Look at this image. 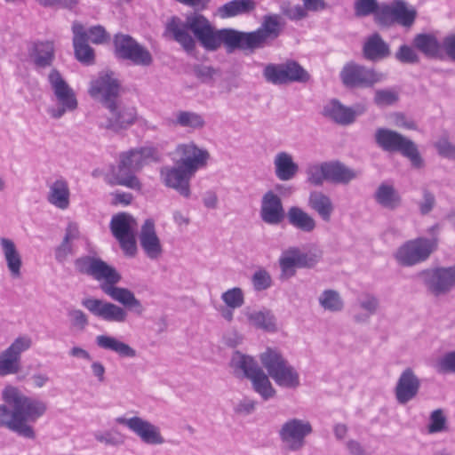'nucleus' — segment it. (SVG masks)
I'll return each mask as SVG.
<instances>
[{"label": "nucleus", "mask_w": 455, "mask_h": 455, "mask_svg": "<svg viewBox=\"0 0 455 455\" xmlns=\"http://www.w3.org/2000/svg\"><path fill=\"white\" fill-rule=\"evenodd\" d=\"M279 15H268L264 18L262 26L256 31L244 33L231 28L216 29L204 15L193 13L182 23L174 19L168 25L173 32L175 41L188 52L196 48V39L207 51H216L224 44L228 52L235 49L254 50L264 46L269 38L278 36L280 30Z\"/></svg>", "instance_id": "f257e3e1"}, {"label": "nucleus", "mask_w": 455, "mask_h": 455, "mask_svg": "<svg viewBox=\"0 0 455 455\" xmlns=\"http://www.w3.org/2000/svg\"><path fill=\"white\" fill-rule=\"evenodd\" d=\"M75 267L81 274L100 282V290L123 306L92 297L82 299V306L92 315L108 323H124L128 319L127 309L138 315L144 313L145 307L141 301L131 290L116 286L122 277L115 267L100 258L92 256L78 258L75 261Z\"/></svg>", "instance_id": "f03ea898"}, {"label": "nucleus", "mask_w": 455, "mask_h": 455, "mask_svg": "<svg viewBox=\"0 0 455 455\" xmlns=\"http://www.w3.org/2000/svg\"><path fill=\"white\" fill-rule=\"evenodd\" d=\"M4 403L0 404V427L18 435L35 439L36 435L32 423H36L47 411L45 402L26 395L14 386H6L2 391Z\"/></svg>", "instance_id": "7ed1b4c3"}, {"label": "nucleus", "mask_w": 455, "mask_h": 455, "mask_svg": "<svg viewBox=\"0 0 455 455\" xmlns=\"http://www.w3.org/2000/svg\"><path fill=\"white\" fill-rule=\"evenodd\" d=\"M156 158V150L152 147H141L122 152L117 166L112 170L111 183L140 191L142 183L136 176V172Z\"/></svg>", "instance_id": "20e7f679"}, {"label": "nucleus", "mask_w": 455, "mask_h": 455, "mask_svg": "<svg viewBox=\"0 0 455 455\" xmlns=\"http://www.w3.org/2000/svg\"><path fill=\"white\" fill-rule=\"evenodd\" d=\"M259 360L277 386L291 389L299 386V372L278 350L267 347Z\"/></svg>", "instance_id": "39448f33"}, {"label": "nucleus", "mask_w": 455, "mask_h": 455, "mask_svg": "<svg viewBox=\"0 0 455 455\" xmlns=\"http://www.w3.org/2000/svg\"><path fill=\"white\" fill-rule=\"evenodd\" d=\"M374 138L377 145L384 151L401 153L411 161L414 168L420 169L424 166V160L415 143L401 133L387 128H379Z\"/></svg>", "instance_id": "423d86ee"}, {"label": "nucleus", "mask_w": 455, "mask_h": 455, "mask_svg": "<svg viewBox=\"0 0 455 455\" xmlns=\"http://www.w3.org/2000/svg\"><path fill=\"white\" fill-rule=\"evenodd\" d=\"M436 237H418L402 244L395 253V260L402 266L411 267L426 261L436 250Z\"/></svg>", "instance_id": "0eeeda50"}, {"label": "nucleus", "mask_w": 455, "mask_h": 455, "mask_svg": "<svg viewBox=\"0 0 455 455\" xmlns=\"http://www.w3.org/2000/svg\"><path fill=\"white\" fill-rule=\"evenodd\" d=\"M263 76L267 83L275 85L291 83H307L308 72L297 61L289 60L283 63H269L264 67Z\"/></svg>", "instance_id": "6e6552de"}, {"label": "nucleus", "mask_w": 455, "mask_h": 455, "mask_svg": "<svg viewBox=\"0 0 455 455\" xmlns=\"http://www.w3.org/2000/svg\"><path fill=\"white\" fill-rule=\"evenodd\" d=\"M48 81L60 104L58 108H49L48 113L52 118L59 119L66 112L75 110L77 108V100L73 89L68 84L58 70L52 69L50 72Z\"/></svg>", "instance_id": "1a4fd4ad"}, {"label": "nucleus", "mask_w": 455, "mask_h": 455, "mask_svg": "<svg viewBox=\"0 0 455 455\" xmlns=\"http://www.w3.org/2000/svg\"><path fill=\"white\" fill-rule=\"evenodd\" d=\"M313 432L308 420L292 418L286 420L278 432L285 450L299 451L306 445V438Z\"/></svg>", "instance_id": "9d476101"}, {"label": "nucleus", "mask_w": 455, "mask_h": 455, "mask_svg": "<svg viewBox=\"0 0 455 455\" xmlns=\"http://www.w3.org/2000/svg\"><path fill=\"white\" fill-rule=\"evenodd\" d=\"M88 92L106 108L118 100L121 84L113 72H101L91 81Z\"/></svg>", "instance_id": "9b49d317"}, {"label": "nucleus", "mask_w": 455, "mask_h": 455, "mask_svg": "<svg viewBox=\"0 0 455 455\" xmlns=\"http://www.w3.org/2000/svg\"><path fill=\"white\" fill-rule=\"evenodd\" d=\"M427 291L435 296L455 288V265L425 269L418 274Z\"/></svg>", "instance_id": "f8f14e48"}, {"label": "nucleus", "mask_w": 455, "mask_h": 455, "mask_svg": "<svg viewBox=\"0 0 455 455\" xmlns=\"http://www.w3.org/2000/svg\"><path fill=\"white\" fill-rule=\"evenodd\" d=\"M135 226V220L127 213L116 214L110 221L113 235L119 242L124 253L130 257H133L137 252Z\"/></svg>", "instance_id": "ddd939ff"}, {"label": "nucleus", "mask_w": 455, "mask_h": 455, "mask_svg": "<svg viewBox=\"0 0 455 455\" xmlns=\"http://www.w3.org/2000/svg\"><path fill=\"white\" fill-rule=\"evenodd\" d=\"M114 45L118 58L128 60L135 65L149 66L153 61L149 51L128 35H116Z\"/></svg>", "instance_id": "4468645a"}, {"label": "nucleus", "mask_w": 455, "mask_h": 455, "mask_svg": "<svg viewBox=\"0 0 455 455\" xmlns=\"http://www.w3.org/2000/svg\"><path fill=\"white\" fill-rule=\"evenodd\" d=\"M115 420L117 424L125 426L145 444L161 445L165 443L160 427L141 417H117Z\"/></svg>", "instance_id": "2eb2a0df"}, {"label": "nucleus", "mask_w": 455, "mask_h": 455, "mask_svg": "<svg viewBox=\"0 0 455 455\" xmlns=\"http://www.w3.org/2000/svg\"><path fill=\"white\" fill-rule=\"evenodd\" d=\"M179 157L178 164H180L190 173L196 172L204 168L210 159L209 152L197 147L194 142L179 144L174 151Z\"/></svg>", "instance_id": "dca6fc26"}, {"label": "nucleus", "mask_w": 455, "mask_h": 455, "mask_svg": "<svg viewBox=\"0 0 455 455\" xmlns=\"http://www.w3.org/2000/svg\"><path fill=\"white\" fill-rule=\"evenodd\" d=\"M379 15L380 24L397 23L403 27H411L415 21L417 12L404 1L395 0L390 4L383 3Z\"/></svg>", "instance_id": "f3484780"}, {"label": "nucleus", "mask_w": 455, "mask_h": 455, "mask_svg": "<svg viewBox=\"0 0 455 455\" xmlns=\"http://www.w3.org/2000/svg\"><path fill=\"white\" fill-rule=\"evenodd\" d=\"M106 108L109 112V116L100 120V126L114 132L127 129L132 125L137 119V111L133 107L122 105L118 100L115 101L112 106Z\"/></svg>", "instance_id": "a211bd4d"}, {"label": "nucleus", "mask_w": 455, "mask_h": 455, "mask_svg": "<svg viewBox=\"0 0 455 455\" xmlns=\"http://www.w3.org/2000/svg\"><path fill=\"white\" fill-rule=\"evenodd\" d=\"M342 82L348 87H371L383 79V75L363 66L348 63L340 73Z\"/></svg>", "instance_id": "6ab92c4d"}, {"label": "nucleus", "mask_w": 455, "mask_h": 455, "mask_svg": "<svg viewBox=\"0 0 455 455\" xmlns=\"http://www.w3.org/2000/svg\"><path fill=\"white\" fill-rule=\"evenodd\" d=\"M186 168L178 164L177 166H164L160 170V179L163 184L174 189L181 196L188 198L191 196L190 180L194 176Z\"/></svg>", "instance_id": "aec40b11"}, {"label": "nucleus", "mask_w": 455, "mask_h": 455, "mask_svg": "<svg viewBox=\"0 0 455 455\" xmlns=\"http://www.w3.org/2000/svg\"><path fill=\"white\" fill-rule=\"evenodd\" d=\"M141 249L146 256L156 260L163 254V245L156 230V224L152 219H147L141 226L139 235Z\"/></svg>", "instance_id": "412c9836"}, {"label": "nucleus", "mask_w": 455, "mask_h": 455, "mask_svg": "<svg viewBox=\"0 0 455 455\" xmlns=\"http://www.w3.org/2000/svg\"><path fill=\"white\" fill-rule=\"evenodd\" d=\"M364 111L363 106L347 108L339 100H331L323 106V115L337 124L347 125L352 124L356 116L362 115Z\"/></svg>", "instance_id": "4be33fe9"}, {"label": "nucleus", "mask_w": 455, "mask_h": 455, "mask_svg": "<svg viewBox=\"0 0 455 455\" xmlns=\"http://www.w3.org/2000/svg\"><path fill=\"white\" fill-rule=\"evenodd\" d=\"M259 214L261 220L268 225L280 224L285 217V212L279 196L272 190L266 192L261 198Z\"/></svg>", "instance_id": "5701e85b"}, {"label": "nucleus", "mask_w": 455, "mask_h": 455, "mask_svg": "<svg viewBox=\"0 0 455 455\" xmlns=\"http://www.w3.org/2000/svg\"><path fill=\"white\" fill-rule=\"evenodd\" d=\"M420 381L411 368L405 369L400 375L395 388L396 401L405 404L418 394Z\"/></svg>", "instance_id": "b1692460"}, {"label": "nucleus", "mask_w": 455, "mask_h": 455, "mask_svg": "<svg viewBox=\"0 0 455 455\" xmlns=\"http://www.w3.org/2000/svg\"><path fill=\"white\" fill-rule=\"evenodd\" d=\"M71 192L68 180L59 177L48 183L47 201L50 204L61 211L67 210L70 205Z\"/></svg>", "instance_id": "393cba45"}, {"label": "nucleus", "mask_w": 455, "mask_h": 455, "mask_svg": "<svg viewBox=\"0 0 455 455\" xmlns=\"http://www.w3.org/2000/svg\"><path fill=\"white\" fill-rule=\"evenodd\" d=\"M73 45L76 58L82 63L90 65L94 60L93 49L88 44L87 33L84 26L76 21L72 26Z\"/></svg>", "instance_id": "a878e982"}, {"label": "nucleus", "mask_w": 455, "mask_h": 455, "mask_svg": "<svg viewBox=\"0 0 455 455\" xmlns=\"http://www.w3.org/2000/svg\"><path fill=\"white\" fill-rule=\"evenodd\" d=\"M55 58L54 44L52 41H39L32 44L28 50L29 61L36 69L52 66Z\"/></svg>", "instance_id": "bb28decb"}, {"label": "nucleus", "mask_w": 455, "mask_h": 455, "mask_svg": "<svg viewBox=\"0 0 455 455\" xmlns=\"http://www.w3.org/2000/svg\"><path fill=\"white\" fill-rule=\"evenodd\" d=\"M274 173L280 181H289L299 173V164L291 154L286 151L277 152L273 158Z\"/></svg>", "instance_id": "cd10ccee"}, {"label": "nucleus", "mask_w": 455, "mask_h": 455, "mask_svg": "<svg viewBox=\"0 0 455 455\" xmlns=\"http://www.w3.org/2000/svg\"><path fill=\"white\" fill-rule=\"evenodd\" d=\"M1 251L12 278L21 275L22 259L15 243L9 238H0Z\"/></svg>", "instance_id": "c85d7f7f"}, {"label": "nucleus", "mask_w": 455, "mask_h": 455, "mask_svg": "<svg viewBox=\"0 0 455 455\" xmlns=\"http://www.w3.org/2000/svg\"><path fill=\"white\" fill-rule=\"evenodd\" d=\"M279 263L283 273L288 276L294 275L295 267H306L312 266L308 256L295 247L290 248L283 251L279 259Z\"/></svg>", "instance_id": "c756f323"}, {"label": "nucleus", "mask_w": 455, "mask_h": 455, "mask_svg": "<svg viewBox=\"0 0 455 455\" xmlns=\"http://www.w3.org/2000/svg\"><path fill=\"white\" fill-rule=\"evenodd\" d=\"M230 366L237 378L248 379L261 369L253 357L239 351L234 352L230 360Z\"/></svg>", "instance_id": "7c9ffc66"}, {"label": "nucleus", "mask_w": 455, "mask_h": 455, "mask_svg": "<svg viewBox=\"0 0 455 455\" xmlns=\"http://www.w3.org/2000/svg\"><path fill=\"white\" fill-rule=\"evenodd\" d=\"M95 343L100 348L114 352L120 357L133 358L137 355L136 350L130 345L111 335H98Z\"/></svg>", "instance_id": "2f4dec72"}, {"label": "nucleus", "mask_w": 455, "mask_h": 455, "mask_svg": "<svg viewBox=\"0 0 455 455\" xmlns=\"http://www.w3.org/2000/svg\"><path fill=\"white\" fill-rule=\"evenodd\" d=\"M242 315L250 325L257 329L266 331H275L276 329L275 318L267 309L255 310L246 307L243 310Z\"/></svg>", "instance_id": "473e14b6"}, {"label": "nucleus", "mask_w": 455, "mask_h": 455, "mask_svg": "<svg viewBox=\"0 0 455 455\" xmlns=\"http://www.w3.org/2000/svg\"><path fill=\"white\" fill-rule=\"evenodd\" d=\"M374 200L381 207L395 210L402 204V197L395 187L388 183H381L374 193Z\"/></svg>", "instance_id": "72a5a7b5"}, {"label": "nucleus", "mask_w": 455, "mask_h": 455, "mask_svg": "<svg viewBox=\"0 0 455 455\" xmlns=\"http://www.w3.org/2000/svg\"><path fill=\"white\" fill-rule=\"evenodd\" d=\"M327 181L347 184L358 176V172L338 161L327 162Z\"/></svg>", "instance_id": "f704fd0d"}, {"label": "nucleus", "mask_w": 455, "mask_h": 455, "mask_svg": "<svg viewBox=\"0 0 455 455\" xmlns=\"http://www.w3.org/2000/svg\"><path fill=\"white\" fill-rule=\"evenodd\" d=\"M308 206L315 211L323 221H330L334 211L331 199L320 191L311 192L308 197Z\"/></svg>", "instance_id": "c9c22d12"}, {"label": "nucleus", "mask_w": 455, "mask_h": 455, "mask_svg": "<svg viewBox=\"0 0 455 455\" xmlns=\"http://www.w3.org/2000/svg\"><path fill=\"white\" fill-rule=\"evenodd\" d=\"M174 118L171 121L174 126H179L189 131L201 130L205 126L204 116L196 112L188 110H179L173 114Z\"/></svg>", "instance_id": "e433bc0d"}, {"label": "nucleus", "mask_w": 455, "mask_h": 455, "mask_svg": "<svg viewBox=\"0 0 455 455\" xmlns=\"http://www.w3.org/2000/svg\"><path fill=\"white\" fill-rule=\"evenodd\" d=\"M287 218L292 227L306 233L312 232L316 227L314 218L298 206L288 210Z\"/></svg>", "instance_id": "4c0bfd02"}, {"label": "nucleus", "mask_w": 455, "mask_h": 455, "mask_svg": "<svg viewBox=\"0 0 455 455\" xmlns=\"http://www.w3.org/2000/svg\"><path fill=\"white\" fill-rule=\"evenodd\" d=\"M413 44L419 52L429 58H441V42L432 34H419Z\"/></svg>", "instance_id": "58836bf2"}, {"label": "nucleus", "mask_w": 455, "mask_h": 455, "mask_svg": "<svg viewBox=\"0 0 455 455\" xmlns=\"http://www.w3.org/2000/svg\"><path fill=\"white\" fill-rule=\"evenodd\" d=\"M363 53L366 59L378 60L388 56L389 48L379 35L374 34L364 44Z\"/></svg>", "instance_id": "ea45409f"}, {"label": "nucleus", "mask_w": 455, "mask_h": 455, "mask_svg": "<svg viewBox=\"0 0 455 455\" xmlns=\"http://www.w3.org/2000/svg\"><path fill=\"white\" fill-rule=\"evenodd\" d=\"M249 379L251 382L253 390L259 394L263 400H269L275 395L276 391L269 380V375H267L262 369L258 371L257 373L253 374Z\"/></svg>", "instance_id": "a19ab883"}, {"label": "nucleus", "mask_w": 455, "mask_h": 455, "mask_svg": "<svg viewBox=\"0 0 455 455\" xmlns=\"http://www.w3.org/2000/svg\"><path fill=\"white\" fill-rule=\"evenodd\" d=\"M254 8L252 0H232L219 8V14L225 19L250 12Z\"/></svg>", "instance_id": "79ce46f5"}, {"label": "nucleus", "mask_w": 455, "mask_h": 455, "mask_svg": "<svg viewBox=\"0 0 455 455\" xmlns=\"http://www.w3.org/2000/svg\"><path fill=\"white\" fill-rule=\"evenodd\" d=\"M322 308L329 312H340L344 308V301L340 294L332 289L324 290L318 297Z\"/></svg>", "instance_id": "37998d69"}, {"label": "nucleus", "mask_w": 455, "mask_h": 455, "mask_svg": "<svg viewBox=\"0 0 455 455\" xmlns=\"http://www.w3.org/2000/svg\"><path fill=\"white\" fill-rule=\"evenodd\" d=\"M327 162L310 163L306 167L307 181L319 187L327 181Z\"/></svg>", "instance_id": "c03bdc74"}, {"label": "nucleus", "mask_w": 455, "mask_h": 455, "mask_svg": "<svg viewBox=\"0 0 455 455\" xmlns=\"http://www.w3.org/2000/svg\"><path fill=\"white\" fill-rule=\"evenodd\" d=\"M382 4L377 0H355L354 4L355 14L357 17H366L373 14L378 22L380 23V9Z\"/></svg>", "instance_id": "a18cd8bd"}, {"label": "nucleus", "mask_w": 455, "mask_h": 455, "mask_svg": "<svg viewBox=\"0 0 455 455\" xmlns=\"http://www.w3.org/2000/svg\"><path fill=\"white\" fill-rule=\"evenodd\" d=\"M20 370V358L6 348L0 353V376L18 373Z\"/></svg>", "instance_id": "49530a36"}, {"label": "nucleus", "mask_w": 455, "mask_h": 455, "mask_svg": "<svg viewBox=\"0 0 455 455\" xmlns=\"http://www.w3.org/2000/svg\"><path fill=\"white\" fill-rule=\"evenodd\" d=\"M221 299L229 308L241 307L244 303L243 291L239 287L228 289L221 294Z\"/></svg>", "instance_id": "de8ad7c7"}, {"label": "nucleus", "mask_w": 455, "mask_h": 455, "mask_svg": "<svg viewBox=\"0 0 455 455\" xmlns=\"http://www.w3.org/2000/svg\"><path fill=\"white\" fill-rule=\"evenodd\" d=\"M280 10L283 15L291 20H299L307 17V12L303 5H292L289 1H283L280 4Z\"/></svg>", "instance_id": "09e8293b"}, {"label": "nucleus", "mask_w": 455, "mask_h": 455, "mask_svg": "<svg viewBox=\"0 0 455 455\" xmlns=\"http://www.w3.org/2000/svg\"><path fill=\"white\" fill-rule=\"evenodd\" d=\"M32 339L28 335H20L7 347L9 352L20 358V355L32 347Z\"/></svg>", "instance_id": "8fccbe9b"}, {"label": "nucleus", "mask_w": 455, "mask_h": 455, "mask_svg": "<svg viewBox=\"0 0 455 455\" xmlns=\"http://www.w3.org/2000/svg\"><path fill=\"white\" fill-rule=\"evenodd\" d=\"M85 32L87 33L88 42L90 41L95 44H104L110 40L108 33L100 25L91 27L88 30H85Z\"/></svg>", "instance_id": "3c124183"}, {"label": "nucleus", "mask_w": 455, "mask_h": 455, "mask_svg": "<svg viewBox=\"0 0 455 455\" xmlns=\"http://www.w3.org/2000/svg\"><path fill=\"white\" fill-rule=\"evenodd\" d=\"M68 316L71 325L78 331H84L89 324L88 316L81 309L73 308L68 310Z\"/></svg>", "instance_id": "603ef678"}, {"label": "nucleus", "mask_w": 455, "mask_h": 455, "mask_svg": "<svg viewBox=\"0 0 455 455\" xmlns=\"http://www.w3.org/2000/svg\"><path fill=\"white\" fill-rule=\"evenodd\" d=\"M398 100V94L392 90H378L375 92L374 102L379 107L393 105Z\"/></svg>", "instance_id": "864d4df0"}, {"label": "nucleus", "mask_w": 455, "mask_h": 455, "mask_svg": "<svg viewBox=\"0 0 455 455\" xmlns=\"http://www.w3.org/2000/svg\"><path fill=\"white\" fill-rule=\"evenodd\" d=\"M251 281L256 291L267 290L272 283L271 276L265 269L256 271L252 275Z\"/></svg>", "instance_id": "5fc2aeb1"}, {"label": "nucleus", "mask_w": 455, "mask_h": 455, "mask_svg": "<svg viewBox=\"0 0 455 455\" xmlns=\"http://www.w3.org/2000/svg\"><path fill=\"white\" fill-rule=\"evenodd\" d=\"M439 373H455V351L449 352L442 356L435 364Z\"/></svg>", "instance_id": "6e6d98bb"}, {"label": "nucleus", "mask_w": 455, "mask_h": 455, "mask_svg": "<svg viewBox=\"0 0 455 455\" xmlns=\"http://www.w3.org/2000/svg\"><path fill=\"white\" fill-rule=\"evenodd\" d=\"M358 303L360 307L366 312L365 319L375 314L379 306L377 298L369 293L362 295L358 299Z\"/></svg>", "instance_id": "4d7b16f0"}, {"label": "nucleus", "mask_w": 455, "mask_h": 455, "mask_svg": "<svg viewBox=\"0 0 455 455\" xmlns=\"http://www.w3.org/2000/svg\"><path fill=\"white\" fill-rule=\"evenodd\" d=\"M443 54L455 62V34H449L441 41V58Z\"/></svg>", "instance_id": "13d9d810"}, {"label": "nucleus", "mask_w": 455, "mask_h": 455, "mask_svg": "<svg viewBox=\"0 0 455 455\" xmlns=\"http://www.w3.org/2000/svg\"><path fill=\"white\" fill-rule=\"evenodd\" d=\"M395 58L402 63H418L419 59L416 52L408 45L400 46L395 53Z\"/></svg>", "instance_id": "bf43d9fd"}, {"label": "nucleus", "mask_w": 455, "mask_h": 455, "mask_svg": "<svg viewBox=\"0 0 455 455\" xmlns=\"http://www.w3.org/2000/svg\"><path fill=\"white\" fill-rule=\"evenodd\" d=\"M435 148L438 154L447 159H455V145L448 140L446 138H441L435 143Z\"/></svg>", "instance_id": "052dcab7"}, {"label": "nucleus", "mask_w": 455, "mask_h": 455, "mask_svg": "<svg viewBox=\"0 0 455 455\" xmlns=\"http://www.w3.org/2000/svg\"><path fill=\"white\" fill-rule=\"evenodd\" d=\"M446 419L442 410H435L431 413L430 424L428 426L429 433H438L445 428Z\"/></svg>", "instance_id": "680f3d73"}, {"label": "nucleus", "mask_w": 455, "mask_h": 455, "mask_svg": "<svg viewBox=\"0 0 455 455\" xmlns=\"http://www.w3.org/2000/svg\"><path fill=\"white\" fill-rule=\"evenodd\" d=\"M256 402L249 397L240 400L234 408V411L238 415L246 416L255 411Z\"/></svg>", "instance_id": "e2e57ef3"}, {"label": "nucleus", "mask_w": 455, "mask_h": 455, "mask_svg": "<svg viewBox=\"0 0 455 455\" xmlns=\"http://www.w3.org/2000/svg\"><path fill=\"white\" fill-rule=\"evenodd\" d=\"M195 76L204 83H208L212 80L216 70L210 66L196 65L194 68Z\"/></svg>", "instance_id": "0e129e2a"}, {"label": "nucleus", "mask_w": 455, "mask_h": 455, "mask_svg": "<svg viewBox=\"0 0 455 455\" xmlns=\"http://www.w3.org/2000/svg\"><path fill=\"white\" fill-rule=\"evenodd\" d=\"M435 204V197L432 192L427 189L423 190L422 201L419 204L421 214L426 215L429 213Z\"/></svg>", "instance_id": "69168bd1"}, {"label": "nucleus", "mask_w": 455, "mask_h": 455, "mask_svg": "<svg viewBox=\"0 0 455 455\" xmlns=\"http://www.w3.org/2000/svg\"><path fill=\"white\" fill-rule=\"evenodd\" d=\"M94 437L98 442L104 443L106 445L116 446L124 443V440L122 438L116 436L110 431L97 432L94 434Z\"/></svg>", "instance_id": "338daca9"}, {"label": "nucleus", "mask_w": 455, "mask_h": 455, "mask_svg": "<svg viewBox=\"0 0 455 455\" xmlns=\"http://www.w3.org/2000/svg\"><path fill=\"white\" fill-rule=\"evenodd\" d=\"M73 253V243L62 241L55 250V259L59 262H64Z\"/></svg>", "instance_id": "774afa93"}]
</instances>
